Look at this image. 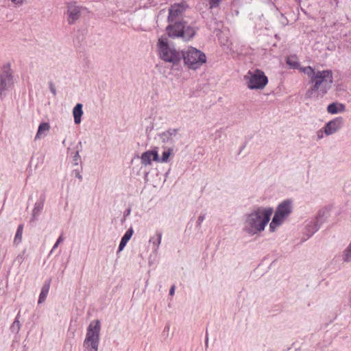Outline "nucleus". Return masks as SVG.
<instances>
[{
  "label": "nucleus",
  "mask_w": 351,
  "mask_h": 351,
  "mask_svg": "<svg viewBox=\"0 0 351 351\" xmlns=\"http://www.w3.org/2000/svg\"><path fill=\"white\" fill-rule=\"evenodd\" d=\"M101 324L99 320L92 321L87 328L84 347L87 351H97L99 343Z\"/></svg>",
  "instance_id": "3"
},
{
  "label": "nucleus",
  "mask_w": 351,
  "mask_h": 351,
  "mask_svg": "<svg viewBox=\"0 0 351 351\" xmlns=\"http://www.w3.org/2000/svg\"><path fill=\"white\" fill-rule=\"evenodd\" d=\"M64 240V238L62 237V235H60L59 237V238L58 239L56 243H55V245H53V250L56 249V247H58V246L59 245V244L62 242V241Z\"/></svg>",
  "instance_id": "25"
},
{
  "label": "nucleus",
  "mask_w": 351,
  "mask_h": 351,
  "mask_svg": "<svg viewBox=\"0 0 351 351\" xmlns=\"http://www.w3.org/2000/svg\"><path fill=\"white\" fill-rule=\"evenodd\" d=\"M50 129V125L48 123H41L36 133V139L40 138L42 136L45 135V132H48Z\"/></svg>",
  "instance_id": "17"
},
{
  "label": "nucleus",
  "mask_w": 351,
  "mask_h": 351,
  "mask_svg": "<svg viewBox=\"0 0 351 351\" xmlns=\"http://www.w3.org/2000/svg\"><path fill=\"white\" fill-rule=\"evenodd\" d=\"M132 234H133L132 228H130L126 231V232L124 234V235L121 238V242L119 243V252H121L123 250V248L126 245L128 241L131 239Z\"/></svg>",
  "instance_id": "15"
},
{
  "label": "nucleus",
  "mask_w": 351,
  "mask_h": 351,
  "mask_svg": "<svg viewBox=\"0 0 351 351\" xmlns=\"http://www.w3.org/2000/svg\"><path fill=\"white\" fill-rule=\"evenodd\" d=\"M23 231V225L21 224L17 228V231L14 237V243L18 244L22 240V234Z\"/></svg>",
  "instance_id": "21"
},
{
  "label": "nucleus",
  "mask_w": 351,
  "mask_h": 351,
  "mask_svg": "<svg viewBox=\"0 0 351 351\" xmlns=\"http://www.w3.org/2000/svg\"><path fill=\"white\" fill-rule=\"evenodd\" d=\"M204 219V217H202V216L199 217V218H198L199 223H202Z\"/></svg>",
  "instance_id": "29"
},
{
  "label": "nucleus",
  "mask_w": 351,
  "mask_h": 351,
  "mask_svg": "<svg viewBox=\"0 0 351 351\" xmlns=\"http://www.w3.org/2000/svg\"><path fill=\"white\" fill-rule=\"evenodd\" d=\"M141 162L143 165L147 166L152 164V160L159 162V157L156 149L147 151L141 155Z\"/></svg>",
  "instance_id": "13"
},
{
  "label": "nucleus",
  "mask_w": 351,
  "mask_h": 351,
  "mask_svg": "<svg viewBox=\"0 0 351 351\" xmlns=\"http://www.w3.org/2000/svg\"><path fill=\"white\" fill-rule=\"evenodd\" d=\"M287 64L293 69H298L300 70V64L297 60V58L295 56L288 57L287 58Z\"/></svg>",
  "instance_id": "20"
},
{
  "label": "nucleus",
  "mask_w": 351,
  "mask_h": 351,
  "mask_svg": "<svg viewBox=\"0 0 351 351\" xmlns=\"http://www.w3.org/2000/svg\"><path fill=\"white\" fill-rule=\"evenodd\" d=\"M343 125L342 117H337L329 121L324 128V132L327 135H330L339 130Z\"/></svg>",
  "instance_id": "12"
},
{
  "label": "nucleus",
  "mask_w": 351,
  "mask_h": 351,
  "mask_svg": "<svg viewBox=\"0 0 351 351\" xmlns=\"http://www.w3.org/2000/svg\"><path fill=\"white\" fill-rule=\"evenodd\" d=\"M166 31L169 36L172 38L181 37L185 40L191 39L195 34L193 27H185L181 22H176L173 25H168Z\"/></svg>",
  "instance_id": "7"
},
{
  "label": "nucleus",
  "mask_w": 351,
  "mask_h": 351,
  "mask_svg": "<svg viewBox=\"0 0 351 351\" xmlns=\"http://www.w3.org/2000/svg\"><path fill=\"white\" fill-rule=\"evenodd\" d=\"M49 287H50V282H46L42 287V289H41V291H40V295H39V298H38V303L40 304V303H43L47 295H48V293H49Z\"/></svg>",
  "instance_id": "18"
},
{
  "label": "nucleus",
  "mask_w": 351,
  "mask_h": 351,
  "mask_svg": "<svg viewBox=\"0 0 351 351\" xmlns=\"http://www.w3.org/2000/svg\"><path fill=\"white\" fill-rule=\"evenodd\" d=\"M158 48L159 56L165 62L176 64L182 59V52L180 53L170 47L167 42L162 38L158 39Z\"/></svg>",
  "instance_id": "6"
},
{
  "label": "nucleus",
  "mask_w": 351,
  "mask_h": 351,
  "mask_svg": "<svg viewBox=\"0 0 351 351\" xmlns=\"http://www.w3.org/2000/svg\"><path fill=\"white\" fill-rule=\"evenodd\" d=\"M175 289H176V287H175V286H174V285H173V286L171 287L170 291H169V294H170L171 295H173L174 294V293H175Z\"/></svg>",
  "instance_id": "26"
},
{
  "label": "nucleus",
  "mask_w": 351,
  "mask_h": 351,
  "mask_svg": "<svg viewBox=\"0 0 351 351\" xmlns=\"http://www.w3.org/2000/svg\"><path fill=\"white\" fill-rule=\"evenodd\" d=\"M13 79L10 64L3 66L0 75V94L13 84Z\"/></svg>",
  "instance_id": "9"
},
{
  "label": "nucleus",
  "mask_w": 351,
  "mask_h": 351,
  "mask_svg": "<svg viewBox=\"0 0 351 351\" xmlns=\"http://www.w3.org/2000/svg\"><path fill=\"white\" fill-rule=\"evenodd\" d=\"M81 14L80 7L75 2H71L67 5V21L72 25L79 19Z\"/></svg>",
  "instance_id": "10"
},
{
  "label": "nucleus",
  "mask_w": 351,
  "mask_h": 351,
  "mask_svg": "<svg viewBox=\"0 0 351 351\" xmlns=\"http://www.w3.org/2000/svg\"><path fill=\"white\" fill-rule=\"evenodd\" d=\"M15 4H21L23 0H12Z\"/></svg>",
  "instance_id": "27"
},
{
  "label": "nucleus",
  "mask_w": 351,
  "mask_h": 351,
  "mask_svg": "<svg viewBox=\"0 0 351 351\" xmlns=\"http://www.w3.org/2000/svg\"><path fill=\"white\" fill-rule=\"evenodd\" d=\"M185 8L182 3H175L172 5L169 10L168 21L173 22L179 19L184 11Z\"/></svg>",
  "instance_id": "11"
},
{
  "label": "nucleus",
  "mask_w": 351,
  "mask_h": 351,
  "mask_svg": "<svg viewBox=\"0 0 351 351\" xmlns=\"http://www.w3.org/2000/svg\"><path fill=\"white\" fill-rule=\"evenodd\" d=\"M83 114L82 104H77L73 108V114L74 117V121L76 124H79L81 122V117Z\"/></svg>",
  "instance_id": "16"
},
{
  "label": "nucleus",
  "mask_w": 351,
  "mask_h": 351,
  "mask_svg": "<svg viewBox=\"0 0 351 351\" xmlns=\"http://www.w3.org/2000/svg\"><path fill=\"white\" fill-rule=\"evenodd\" d=\"M222 1L223 0H210V8H213L217 7Z\"/></svg>",
  "instance_id": "24"
},
{
  "label": "nucleus",
  "mask_w": 351,
  "mask_h": 351,
  "mask_svg": "<svg viewBox=\"0 0 351 351\" xmlns=\"http://www.w3.org/2000/svg\"><path fill=\"white\" fill-rule=\"evenodd\" d=\"M243 78L250 90H263L268 84V77L258 69L248 71Z\"/></svg>",
  "instance_id": "4"
},
{
  "label": "nucleus",
  "mask_w": 351,
  "mask_h": 351,
  "mask_svg": "<svg viewBox=\"0 0 351 351\" xmlns=\"http://www.w3.org/2000/svg\"><path fill=\"white\" fill-rule=\"evenodd\" d=\"M173 149L169 148L162 152L161 159L159 158V162H167L169 160V156L171 155Z\"/></svg>",
  "instance_id": "22"
},
{
  "label": "nucleus",
  "mask_w": 351,
  "mask_h": 351,
  "mask_svg": "<svg viewBox=\"0 0 351 351\" xmlns=\"http://www.w3.org/2000/svg\"><path fill=\"white\" fill-rule=\"evenodd\" d=\"M182 58L189 69H196L206 62V56L196 48L190 47L185 51H182Z\"/></svg>",
  "instance_id": "5"
},
{
  "label": "nucleus",
  "mask_w": 351,
  "mask_h": 351,
  "mask_svg": "<svg viewBox=\"0 0 351 351\" xmlns=\"http://www.w3.org/2000/svg\"><path fill=\"white\" fill-rule=\"evenodd\" d=\"M162 239V234L159 232H157L155 235L149 239V242L153 244V247L154 250H157L161 243Z\"/></svg>",
  "instance_id": "19"
},
{
  "label": "nucleus",
  "mask_w": 351,
  "mask_h": 351,
  "mask_svg": "<svg viewBox=\"0 0 351 351\" xmlns=\"http://www.w3.org/2000/svg\"><path fill=\"white\" fill-rule=\"evenodd\" d=\"M15 324L17 325V326H19V322L18 320H15L13 323V326H14Z\"/></svg>",
  "instance_id": "30"
},
{
  "label": "nucleus",
  "mask_w": 351,
  "mask_h": 351,
  "mask_svg": "<svg viewBox=\"0 0 351 351\" xmlns=\"http://www.w3.org/2000/svg\"><path fill=\"white\" fill-rule=\"evenodd\" d=\"M50 89H51V91L53 93V94L55 95L56 94V90H55L54 87L52 86V84H51Z\"/></svg>",
  "instance_id": "28"
},
{
  "label": "nucleus",
  "mask_w": 351,
  "mask_h": 351,
  "mask_svg": "<svg viewBox=\"0 0 351 351\" xmlns=\"http://www.w3.org/2000/svg\"><path fill=\"white\" fill-rule=\"evenodd\" d=\"M327 111L330 114H336L345 111V106L342 104L332 103L328 106Z\"/></svg>",
  "instance_id": "14"
},
{
  "label": "nucleus",
  "mask_w": 351,
  "mask_h": 351,
  "mask_svg": "<svg viewBox=\"0 0 351 351\" xmlns=\"http://www.w3.org/2000/svg\"><path fill=\"white\" fill-rule=\"evenodd\" d=\"M344 260L346 261H349L351 260V243L346 251Z\"/></svg>",
  "instance_id": "23"
},
{
  "label": "nucleus",
  "mask_w": 351,
  "mask_h": 351,
  "mask_svg": "<svg viewBox=\"0 0 351 351\" xmlns=\"http://www.w3.org/2000/svg\"><path fill=\"white\" fill-rule=\"evenodd\" d=\"M301 73L306 75L311 84L310 88L306 92L308 97H323L332 87L333 83V73L330 69L319 71L311 66L300 68Z\"/></svg>",
  "instance_id": "1"
},
{
  "label": "nucleus",
  "mask_w": 351,
  "mask_h": 351,
  "mask_svg": "<svg viewBox=\"0 0 351 351\" xmlns=\"http://www.w3.org/2000/svg\"><path fill=\"white\" fill-rule=\"evenodd\" d=\"M273 208L258 207L247 215L244 223V230L250 234L264 230L273 214Z\"/></svg>",
  "instance_id": "2"
},
{
  "label": "nucleus",
  "mask_w": 351,
  "mask_h": 351,
  "mask_svg": "<svg viewBox=\"0 0 351 351\" xmlns=\"http://www.w3.org/2000/svg\"><path fill=\"white\" fill-rule=\"evenodd\" d=\"M291 211V205L290 201H285L280 204L276 211V213L269 224V228L274 232L279 226L285 218L287 217Z\"/></svg>",
  "instance_id": "8"
}]
</instances>
